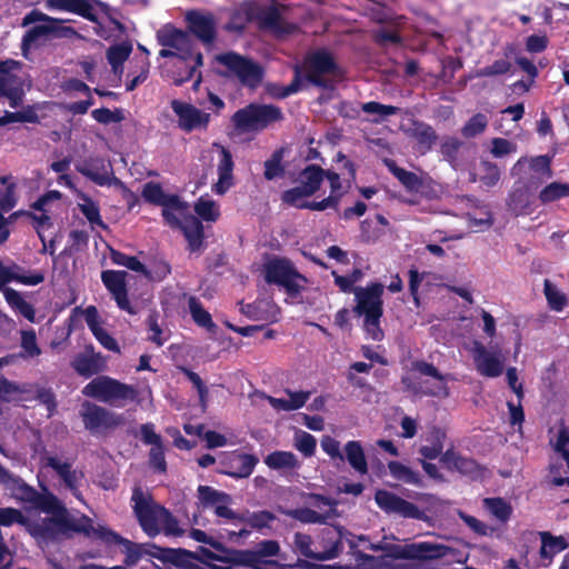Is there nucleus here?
<instances>
[{
	"label": "nucleus",
	"instance_id": "f257e3e1",
	"mask_svg": "<svg viewBox=\"0 0 569 569\" xmlns=\"http://www.w3.org/2000/svg\"><path fill=\"white\" fill-rule=\"evenodd\" d=\"M131 501L138 521L148 536L163 533L168 537H181L184 533L177 518L154 503L141 489L133 490Z\"/></svg>",
	"mask_w": 569,
	"mask_h": 569
},
{
	"label": "nucleus",
	"instance_id": "f03ea898",
	"mask_svg": "<svg viewBox=\"0 0 569 569\" xmlns=\"http://www.w3.org/2000/svg\"><path fill=\"white\" fill-rule=\"evenodd\" d=\"M159 43L163 47L160 56L163 58L176 57L179 59L184 73L174 79L177 84L190 80L198 67L202 64V54L193 50L190 37L172 26H164L157 33Z\"/></svg>",
	"mask_w": 569,
	"mask_h": 569
},
{
	"label": "nucleus",
	"instance_id": "7ed1b4c3",
	"mask_svg": "<svg viewBox=\"0 0 569 569\" xmlns=\"http://www.w3.org/2000/svg\"><path fill=\"white\" fill-rule=\"evenodd\" d=\"M327 180L329 182L330 193L320 201L309 200L311 194L299 184L286 190L281 199L284 203L298 209H309L312 211H325L328 209L338 210L342 197L347 194L350 189V183H345L338 173L330 170L327 172Z\"/></svg>",
	"mask_w": 569,
	"mask_h": 569
},
{
	"label": "nucleus",
	"instance_id": "20e7f679",
	"mask_svg": "<svg viewBox=\"0 0 569 569\" xmlns=\"http://www.w3.org/2000/svg\"><path fill=\"white\" fill-rule=\"evenodd\" d=\"M383 284L379 282L355 289L357 302L355 312L365 317V330L367 336L375 341H379L383 337V332L380 328V318L383 312Z\"/></svg>",
	"mask_w": 569,
	"mask_h": 569
},
{
	"label": "nucleus",
	"instance_id": "39448f33",
	"mask_svg": "<svg viewBox=\"0 0 569 569\" xmlns=\"http://www.w3.org/2000/svg\"><path fill=\"white\" fill-rule=\"evenodd\" d=\"M162 206V216L172 228L182 230L191 251H198L203 241L202 222L189 213V207L176 196L174 201Z\"/></svg>",
	"mask_w": 569,
	"mask_h": 569
},
{
	"label": "nucleus",
	"instance_id": "423d86ee",
	"mask_svg": "<svg viewBox=\"0 0 569 569\" xmlns=\"http://www.w3.org/2000/svg\"><path fill=\"white\" fill-rule=\"evenodd\" d=\"M82 393L100 402L123 406L126 401H134L138 390L130 385L123 383L108 376H99L87 383Z\"/></svg>",
	"mask_w": 569,
	"mask_h": 569
},
{
	"label": "nucleus",
	"instance_id": "0eeeda50",
	"mask_svg": "<svg viewBox=\"0 0 569 569\" xmlns=\"http://www.w3.org/2000/svg\"><path fill=\"white\" fill-rule=\"evenodd\" d=\"M263 278L267 283L283 289L289 296H297L306 286L307 279L293 264L283 258H271L263 263Z\"/></svg>",
	"mask_w": 569,
	"mask_h": 569
},
{
	"label": "nucleus",
	"instance_id": "6e6552de",
	"mask_svg": "<svg viewBox=\"0 0 569 569\" xmlns=\"http://www.w3.org/2000/svg\"><path fill=\"white\" fill-rule=\"evenodd\" d=\"M74 530L83 532L86 536L100 540L106 545H119L126 553L124 563L128 566L136 565L142 556V547L126 538H122L117 532L112 531L106 526L97 525L88 517H81Z\"/></svg>",
	"mask_w": 569,
	"mask_h": 569
},
{
	"label": "nucleus",
	"instance_id": "1a4fd4ad",
	"mask_svg": "<svg viewBox=\"0 0 569 569\" xmlns=\"http://www.w3.org/2000/svg\"><path fill=\"white\" fill-rule=\"evenodd\" d=\"M281 117L282 112L276 106L251 103L233 114L232 123L240 133L257 132L280 120Z\"/></svg>",
	"mask_w": 569,
	"mask_h": 569
},
{
	"label": "nucleus",
	"instance_id": "9d476101",
	"mask_svg": "<svg viewBox=\"0 0 569 569\" xmlns=\"http://www.w3.org/2000/svg\"><path fill=\"white\" fill-rule=\"evenodd\" d=\"M24 82L22 63L11 59L0 61V99H7L13 109L22 104Z\"/></svg>",
	"mask_w": 569,
	"mask_h": 569
},
{
	"label": "nucleus",
	"instance_id": "9b49d317",
	"mask_svg": "<svg viewBox=\"0 0 569 569\" xmlns=\"http://www.w3.org/2000/svg\"><path fill=\"white\" fill-rule=\"evenodd\" d=\"M511 176L527 188L537 187L552 177L551 157H521L511 168Z\"/></svg>",
	"mask_w": 569,
	"mask_h": 569
},
{
	"label": "nucleus",
	"instance_id": "f8f14e48",
	"mask_svg": "<svg viewBox=\"0 0 569 569\" xmlns=\"http://www.w3.org/2000/svg\"><path fill=\"white\" fill-rule=\"evenodd\" d=\"M476 370L483 377L496 378L502 375L506 356L498 345L485 346L475 340L470 348Z\"/></svg>",
	"mask_w": 569,
	"mask_h": 569
},
{
	"label": "nucleus",
	"instance_id": "ddd939ff",
	"mask_svg": "<svg viewBox=\"0 0 569 569\" xmlns=\"http://www.w3.org/2000/svg\"><path fill=\"white\" fill-rule=\"evenodd\" d=\"M41 22L30 28L22 38V53L28 58L29 51L41 46L50 33L54 31V23L59 22L58 19L49 17L39 10H32L22 19V26L27 27L33 23Z\"/></svg>",
	"mask_w": 569,
	"mask_h": 569
},
{
	"label": "nucleus",
	"instance_id": "4468645a",
	"mask_svg": "<svg viewBox=\"0 0 569 569\" xmlns=\"http://www.w3.org/2000/svg\"><path fill=\"white\" fill-rule=\"evenodd\" d=\"M216 59L227 68L229 76L238 78L242 84L256 88L261 82L262 69L258 63L233 52L220 54Z\"/></svg>",
	"mask_w": 569,
	"mask_h": 569
},
{
	"label": "nucleus",
	"instance_id": "2eb2a0df",
	"mask_svg": "<svg viewBox=\"0 0 569 569\" xmlns=\"http://www.w3.org/2000/svg\"><path fill=\"white\" fill-rule=\"evenodd\" d=\"M323 540L326 541L323 549L319 551L313 550L312 538L309 535L297 532L293 538V550L306 558L316 560H330L338 557L341 542L335 537L333 531L330 529L325 530Z\"/></svg>",
	"mask_w": 569,
	"mask_h": 569
},
{
	"label": "nucleus",
	"instance_id": "dca6fc26",
	"mask_svg": "<svg viewBox=\"0 0 569 569\" xmlns=\"http://www.w3.org/2000/svg\"><path fill=\"white\" fill-rule=\"evenodd\" d=\"M412 370L420 375L435 378L436 386L433 388H427L420 382H417L412 376H406L402 378V383L407 390L415 395L448 396L446 378L439 373L433 365L426 361H416L412 363Z\"/></svg>",
	"mask_w": 569,
	"mask_h": 569
},
{
	"label": "nucleus",
	"instance_id": "f3484780",
	"mask_svg": "<svg viewBox=\"0 0 569 569\" xmlns=\"http://www.w3.org/2000/svg\"><path fill=\"white\" fill-rule=\"evenodd\" d=\"M81 417L84 427L91 432L112 429L122 423V417L102 407L86 401L82 405Z\"/></svg>",
	"mask_w": 569,
	"mask_h": 569
},
{
	"label": "nucleus",
	"instance_id": "a211bd4d",
	"mask_svg": "<svg viewBox=\"0 0 569 569\" xmlns=\"http://www.w3.org/2000/svg\"><path fill=\"white\" fill-rule=\"evenodd\" d=\"M46 279L43 270L27 269L18 263L3 264L0 262V290L8 288L7 284L16 282L27 287H34Z\"/></svg>",
	"mask_w": 569,
	"mask_h": 569
},
{
	"label": "nucleus",
	"instance_id": "6ab92c4d",
	"mask_svg": "<svg viewBox=\"0 0 569 569\" xmlns=\"http://www.w3.org/2000/svg\"><path fill=\"white\" fill-rule=\"evenodd\" d=\"M171 108L178 117V127L182 131L191 132L193 130L207 129L210 121L209 113L180 100H172Z\"/></svg>",
	"mask_w": 569,
	"mask_h": 569
},
{
	"label": "nucleus",
	"instance_id": "aec40b11",
	"mask_svg": "<svg viewBox=\"0 0 569 569\" xmlns=\"http://www.w3.org/2000/svg\"><path fill=\"white\" fill-rule=\"evenodd\" d=\"M46 466L53 469L62 480L64 487L69 489L79 501L83 502L80 488L84 482V473L81 470L73 469L69 461L62 460L57 456L47 457Z\"/></svg>",
	"mask_w": 569,
	"mask_h": 569
},
{
	"label": "nucleus",
	"instance_id": "412c9836",
	"mask_svg": "<svg viewBox=\"0 0 569 569\" xmlns=\"http://www.w3.org/2000/svg\"><path fill=\"white\" fill-rule=\"evenodd\" d=\"M189 31L204 43H211L217 34V19L208 11L190 10L184 14Z\"/></svg>",
	"mask_w": 569,
	"mask_h": 569
},
{
	"label": "nucleus",
	"instance_id": "4be33fe9",
	"mask_svg": "<svg viewBox=\"0 0 569 569\" xmlns=\"http://www.w3.org/2000/svg\"><path fill=\"white\" fill-rule=\"evenodd\" d=\"M127 271L122 270H106L101 273V280L111 293L112 298L117 302V306L127 311L128 313L134 315L136 310L132 308L127 291Z\"/></svg>",
	"mask_w": 569,
	"mask_h": 569
},
{
	"label": "nucleus",
	"instance_id": "5701e85b",
	"mask_svg": "<svg viewBox=\"0 0 569 569\" xmlns=\"http://www.w3.org/2000/svg\"><path fill=\"white\" fill-rule=\"evenodd\" d=\"M336 69L337 66L332 56L326 50L312 51L306 58L308 79L317 86L327 87L322 77L327 74H335Z\"/></svg>",
	"mask_w": 569,
	"mask_h": 569
},
{
	"label": "nucleus",
	"instance_id": "b1692460",
	"mask_svg": "<svg viewBox=\"0 0 569 569\" xmlns=\"http://www.w3.org/2000/svg\"><path fill=\"white\" fill-rule=\"evenodd\" d=\"M312 505L317 507L319 511L309 508H298L283 511V513L303 523H322L329 519L336 510V502L322 496H315Z\"/></svg>",
	"mask_w": 569,
	"mask_h": 569
},
{
	"label": "nucleus",
	"instance_id": "393cba45",
	"mask_svg": "<svg viewBox=\"0 0 569 569\" xmlns=\"http://www.w3.org/2000/svg\"><path fill=\"white\" fill-rule=\"evenodd\" d=\"M212 147L218 151V180L211 189L216 194L223 196L234 184V162L231 152L227 148L219 143H213Z\"/></svg>",
	"mask_w": 569,
	"mask_h": 569
},
{
	"label": "nucleus",
	"instance_id": "a878e982",
	"mask_svg": "<svg viewBox=\"0 0 569 569\" xmlns=\"http://www.w3.org/2000/svg\"><path fill=\"white\" fill-rule=\"evenodd\" d=\"M375 500L388 513H397L412 519H420L422 517V512L418 507L387 490H378Z\"/></svg>",
	"mask_w": 569,
	"mask_h": 569
},
{
	"label": "nucleus",
	"instance_id": "bb28decb",
	"mask_svg": "<svg viewBox=\"0 0 569 569\" xmlns=\"http://www.w3.org/2000/svg\"><path fill=\"white\" fill-rule=\"evenodd\" d=\"M450 550V547L441 543L421 541L405 545L399 549L398 556L405 559L433 560L446 557Z\"/></svg>",
	"mask_w": 569,
	"mask_h": 569
},
{
	"label": "nucleus",
	"instance_id": "cd10ccee",
	"mask_svg": "<svg viewBox=\"0 0 569 569\" xmlns=\"http://www.w3.org/2000/svg\"><path fill=\"white\" fill-rule=\"evenodd\" d=\"M440 461L448 470L457 471L471 479H479L485 475V469L473 459L462 457L452 448L447 449L441 455Z\"/></svg>",
	"mask_w": 569,
	"mask_h": 569
},
{
	"label": "nucleus",
	"instance_id": "c85d7f7f",
	"mask_svg": "<svg viewBox=\"0 0 569 569\" xmlns=\"http://www.w3.org/2000/svg\"><path fill=\"white\" fill-rule=\"evenodd\" d=\"M77 170L99 186L118 182L112 176L111 164L102 158H89L79 163Z\"/></svg>",
	"mask_w": 569,
	"mask_h": 569
},
{
	"label": "nucleus",
	"instance_id": "c756f323",
	"mask_svg": "<svg viewBox=\"0 0 569 569\" xmlns=\"http://www.w3.org/2000/svg\"><path fill=\"white\" fill-rule=\"evenodd\" d=\"M61 199V193L59 191L52 190L43 194L33 203V209L39 211V213H34L32 216L33 221L36 223V228L38 234L43 242V247L46 248L43 231L51 227V217L49 214L50 206L52 202H57Z\"/></svg>",
	"mask_w": 569,
	"mask_h": 569
},
{
	"label": "nucleus",
	"instance_id": "7c9ffc66",
	"mask_svg": "<svg viewBox=\"0 0 569 569\" xmlns=\"http://www.w3.org/2000/svg\"><path fill=\"white\" fill-rule=\"evenodd\" d=\"M84 320L99 343L107 350L119 353L120 348L117 340L102 327L96 307L89 306L83 311Z\"/></svg>",
	"mask_w": 569,
	"mask_h": 569
},
{
	"label": "nucleus",
	"instance_id": "2f4dec72",
	"mask_svg": "<svg viewBox=\"0 0 569 569\" xmlns=\"http://www.w3.org/2000/svg\"><path fill=\"white\" fill-rule=\"evenodd\" d=\"M74 371L86 378H89L106 367V361L101 353L94 352L93 348H88L84 352L77 355L71 361Z\"/></svg>",
	"mask_w": 569,
	"mask_h": 569
},
{
	"label": "nucleus",
	"instance_id": "473e14b6",
	"mask_svg": "<svg viewBox=\"0 0 569 569\" xmlns=\"http://www.w3.org/2000/svg\"><path fill=\"white\" fill-rule=\"evenodd\" d=\"M401 130L417 141L419 152L426 153L437 140V134L431 126L418 120H411L410 124H401Z\"/></svg>",
	"mask_w": 569,
	"mask_h": 569
},
{
	"label": "nucleus",
	"instance_id": "72a5a7b5",
	"mask_svg": "<svg viewBox=\"0 0 569 569\" xmlns=\"http://www.w3.org/2000/svg\"><path fill=\"white\" fill-rule=\"evenodd\" d=\"M541 539L540 558L543 566H549L553 558L569 547V541L562 536H553L548 531L539 532Z\"/></svg>",
	"mask_w": 569,
	"mask_h": 569
},
{
	"label": "nucleus",
	"instance_id": "f704fd0d",
	"mask_svg": "<svg viewBox=\"0 0 569 569\" xmlns=\"http://www.w3.org/2000/svg\"><path fill=\"white\" fill-rule=\"evenodd\" d=\"M386 166L390 170V172L403 184V187L410 191L420 193L423 191V188L429 184L431 181L428 177H419L418 174L407 171L398 167L395 161L386 160Z\"/></svg>",
	"mask_w": 569,
	"mask_h": 569
},
{
	"label": "nucleus",
	"instance_id": "c9c22d12",
	"mask_svg": "<svg viewBox=\"0 0 569 569\" xmlns=\"http://www.w3.org/2000/svg\"><path fill=\"white\" fill-rule=\"evenodd\" d=\"M259 20L261 26L277 36L290 33L295 30L293 24L286 23L277 7H269L261 10Z\"/></svg>",
	"mask_w": 569,
	"mask_h": 569
},
{
	"label": "nucleus",
	"instance_id": "e433bc0d",
	"mask_svg": "<svg viewBox=\"0 0 569 569\" xmlns=\"http://www.w3.org/2000/svg\"><path fill=\"white\" fill-rule=\"evenodd\" d=\"M446 437L443 429L432 427L423 438L426 443L420 447V455L430 460L438 458L442 453Z\"/></svg>",
	"mask_w": 569,
	"mask_h": 569
},
{
	"label": "nucleus",
	"instance_id": "4c0bfd02",
	"mask_svg": "<svg viewBox=\"0 0 569 569\" xmlns=\"http://www.w3.org/2000/svg\"><path fill=\"white\" fill-rule=\"evenodd\" d=\"M188 308L193 322L207 330L210 335H216L218 326L213 322L211 315L203 307L202 302L194 296L188 298Z\"/></svg>",
	"mask_w": 569,
	"mask_h": 569
},
{
	"label": "nucleus",
	"instance_id": "58836bf2",
	"mask_svg": "<svg viewBox=\"0 0 569 569\" xmlns=\"http://www.w3.org/2000/svg\"><path fill=\"white\" fill-rule=\"evenodd\" d=\"M2 293L9 307L17 313L23 316L28 321H36V310L33 306L28 302L23 295L12 288H3Z\"/></svg>",
	"mask_w": 569,
	"mask_h": 569
},
{
	"label": "nucleus",
	"instance_id": "ea45409f",
	"mask_svg": "<svg viewBox=\"0 0 569 569\" xmlns=\"http://www.w3.org/2000/svg\"><path fill=\"white\" fill-rule=\"evenodd\" d=\"M343 460L346 459L350 467L359 475L368 472V462L363 447L360 441L351 440L345 445Z\"/></svg>",
	"mask_w": 569,
	"mask_h": 569
},
{
	"label": "nucleus",
	"instance_id": "a19ab883",
	"mask_svg": "<svg viewBox=\"0 0 569 569\" xmlns=\"http://www.w3.org/2000/svg\"><path fill=\"white\" fill-rule=\"evenodd\" d=\"M199 506L203 509H212L213 512L222 503H232L231 497L209 486L198 487Z\"/></svg>",
	"mask_w": 569,
	"mask_h": 569
},
{
	"label": "nucleus",
	"instance_id": "79ce46f5",
	"mask_svg": "<svg viewBox=\"0 0 569 569\" xmlns=\"http://www.w3.org/2000/svg\"><path fill=\"white\" fill-rule=\"evenodd\" d=\"M77 199L79 210L90 223L91 229H94L97 227L106 229L107 224L103 222L101 218L100 208L98 203L83 192H78Z\"/></svg>",
	"mask_w": 569,
	"mask_h": 569
},
{
	"label": "nucleus",
	"instance_id": "37998d69",
	"mask_svg": "<svg viewBox=\"0 0 569 569\" xmlns=\"http://www.w3.org/2000/svg\"><path fill=\"white\" fill-rule=\"evenodd\" d=\"M327 172L320 167L310 164L299 173V186L312 196L320 189L323 179H327Z\"/></svg>",
	"mask_w": 569,
	"mask_h": 569
},
{
	"label": "nucleus",
	"instance_id": "c03bdc74",
	"mask_svg": "<svg viewBox=\"0 0 569 569\" xmlns=\"http://www.w3.org/2000/svg\"><path fill=\"white\" fill-rule=\"evenodd\" d=\"M257 462L258 459L252 455H233L231 457V470L227 471V473L234 478L249 477L252 473Z\"/></svg>",
	"mask_w": 569,
	"mask_h": 569
},
{
	"label": "nucleus",
	"instance_id": "a18cd8bd",
	"mask_svg": "<svg viewBox=\"0 0 569 569\" xmlns=\"http://www.w3.org/2000/svg\"><path fill=\"white\" fill-rule=\"evenodd\" d=\"M49 10L66 11L89 18L90 6L84 0H46Z\"/></svg>",
	"mask_w": 569,
	"mask_h": 569
},
{
	"label": "nucleus",
	"instance_id": "49530a36",
	"mask_svg": "<svg viewBox=\"0 0 569 569\" xmlns=\"http://www.w3.org/2000/svg\"><path fill=\"white\" fill-rule=\"evenodd\" d=\"M141 196L144 201L162 207L174 201L177 194L166 193L159 183L150 181L143 186Z\"/></svg>",
	"mask_w": 569,
	"mask_h": 569
},
{
	"label": "nucleus",
	"instance_id": "de8ad7c7",
	"mask_svg": "<svg viewBox=\"0 0 569 569\" xmlns=\"http://www.w3.org/2000/svg\"><path fill=\"white\" fill-rule=\"evenodd\" d=\"M276 520V516L267 510L246 512L241 515V523L250 526L252 529L263 531L270 529Z\"/></svg>",
	"mask_w": 569,
	"mask_h": 569
},
{
	"label": "nucleus",
	"instance_id": "09e8293b",
	"mask_svg": "<svg viewBox=\"0 0 569 569\" xmlns=\"http://www.w3.org/2000/svg\"><path fill=\"white\" fill-rule=\"evenodd\" d=\"M388 469H389L391 476L397 480L403 481L409 485H415L418 487L423 486L422 478L419 475V472L402 465L401 462L390 461L388 463Z\"/></svg>",
	"mask_w": 569,
	"mask_h": 569
},
{
	"label": "nucleus",
	"instance_id": "8fccbe9b",
	"mask_svg": "<svg viewBox=\"0 0 569 569\" xmlns=\"http://www.w3.org/2000/svg\"><path fill=\"white\" fill-rule=\"evenodd\" d=\"M194 212L201 220L207 222H214L220 217L219 204L208 194L201 196L194 203Z\"/></svg>",
	"mask_w": 569,
	"mask_h": 569
},
{
	"label": "nucleus",
	"instance_id": "3c124183",
	"mask_svg": "<svg viewBox=\"0 0 569 569\" xmlns=\"http://www.w3.org/2000/svg\"><path fill=\"white\" fill-rule=\"evenodd\" d=\"M7 489L16 499L29 502L36 497V490L28 486L22 479L8 476L4 480Z\"/></svg>",
	"mask_w": 569,
	"mask_h": 569
},
{
	"label": "nucleus",
	"instance_id": "603ef678",
	"mask_svg": "<svg viewBox=\"0 0 569 569\" xmlns=\"http://www.w3.org/2000/svg\"><path fill=\"white\" fill-rule=\"evenodd\" d=\"M266 465L271 469H296L299 462L296 456L289 451H274L264 459Z\"/></svg>",
	"mask_w": 569,
	"mask_h": 569
},
{
	"label": "nucleus",
	"instance_id": "864d4df0",
	"mask_svg": "<svg viewBox=\"0 0 569 569\" xmlns=\"http://www.w3.org/2000/svg\"><path fill=\"white\" fill-rule=\"evenodd\" d=\"M248 308H252L253 311H248L253 319L274 322L279 317V309L274 303L267 300L256 301L253 306H248Z\"/></svg>",
	"mask_w": 569,
	"mask_h": 569
},
{
	"label": "nucleus",
	"instance_id": "5fc2aeb1",
	"mask_svg": "<svg viewBox=\"0 0 569 569\" xmlns=\"http://www.w3.org/2000/svg\"><path fill=\"white\" fill-rule=\"evenodd\" d=\"M130 53L131 48L127 44H116L109 48L107 59L116 74L122 73V66Z\"/></svg>",
	"mask_w": 569,
	"mask_h": 569
},
{
	"label": "nucleus",
	"instance_id": "6e6d98bb",
	"mask_svg": "<svg viewBox=\"0 0 569 569\" xmlns=\"http://www.w3.org/2000/svg\"><path fill=\"white\" fill-rule=\"evenodd\" d=\"M20 346L22 349L21 357L36 358L41 355V349L37 342V335L33 329L20 331Z\"/></svg>",
	"mask_w": 569,
	"mask_h": 569
},
{
	"label": "nucleus",
	"instance_id": "4d7b16f0",
	"mask_svg": "<svg viewBox=\"0 0 569 569\" xmlns=\"http://www.w3.org/2000/svg\"><path fill=\"white\" fill-rule=\"evenodd\" d=\"M483 505L501 522L508 521L512 513L511 506L501 498H487L483 500Z\"/></svg>",
	"mask_w": 569,
	"mask_h": 569
},
{
	"label": "nucleus",
	"instance_id": "13d9d810",
	"mask_svg": "<svg viewBox=\"0 0 569 569\" xmlns=\"http://www.w3.org/2000/svg\"><path fill=\"white\" fill-rule=\"evenodd\" d=\"M569 196V184L561 182H551L539 193V200L542 203L553 202Z\"/></svg>",
	"mask_w": 569,
	"mask_h": 569
},
{
	"label": "nucleus",
	"instance_id": "bf43d9fd",
	"mask_svg": "<svg viewBox=\"0 0 569 569\" xmlns=\"http://www.w3.org/2000/svg\"><path fill=\"white\" fill-rule=\"evenodd\" d=\"M232 551L233 550H227L224 548L223 552L227 553V557L220 558L217 557L212 551H210L207 548L199 549V552L201 553V557L204 560H212L219 562L210 565V569H239V566H241V563H236L232 561Z\"/></svg>",
	"mask_w": 569,
	"mask_h": 569
},
{
	"label": "nucleus",
	"instance_id": "052dcab7",
	"mask_svg": "<svg viewBox=\"0 0 569 569\" xmlns=\"http://www.w3.org/2000/svg\"><path fill=\"white\" fill-rule=\"evenodd\" d=\"M30 503L46 513H59L62 510L61 502L53 495H41L36 491V497Z\"/></svg>",
	"mask_w": 569,
	"mask_h": 569
},
{
	"label": "nucleus",
	"instance_id": "680f3d73",
	"mask_svg": "<svg viewBox=\"0 0 569 569\" xmlns=\"http://www.w3.org/2000/svg\"><path fill=\"white\" fill-rule=\"evenodd\" d=\"M545 296L549 307L557 312L567 306L566 296L549 280H545Z\"/></svg>",
	"mask_w": 569,
	"mask_h": 569
},
{
	"label": "nucleus",
	"instance_id": "e2e57ef3",
	"mask_svg": "<svg viewBox=\"0 0 569 569\" xmlns=\"http://www.w3.org/2000/svg\"><path fill=\"white\" fill-rule=\"evenodd\" d=\"M293 446L305 457H311L316 451L317 440L312 435L298 430L295 432Z\"/></svg>",
	"mask_w": 569,
	"mask_h": 569
},
{
	"label": "nucleus",
	"instance_id": "0e129e2a",
	"mask_svg": "<svg viewBox=\"0 0 569 569\" xmlns=\"http://www.w3.org/2000/svg\"><path fill=\"white\" fill-rule=\"evenodd\" d=\"M361 109L363 112L368 114L376 116L373 118L375 122H379L386 119L387 117L393 116L399 112L398 107L387 106L375 101L363 103Z\"/></svg>",
	"mask_w": 569,
	"mask_h": 569
},
{
	"label": "nucleus",
	"instance_id": "69168bd1",
	"mask_svg": "<svg viewBox=\"0 0 569 569\" xmlns=\"http://www.w3.org/2000/svg\"><path fill=\"white\" fill-rule=\"evenodd\" d=\"M512 69V64L508 59H499L496 60L492 64L478 69L475 71L473 77L482 78V77H492V76H501L510 72Z\"/></svg>",
	"mask_w": 569,
	"mask_h": 569
},
{
	"label": "nucleus",
	"instance_id": "338daca9",
	"mask_svg": "<svg viewBox=\"0 0 569 569\" xmlns=\"http://www.w3.org/2000/svg\"><path fill=\"white\" fill-rule=\"evenodd\" d=\"M18 202L17 186L9 183L8 187L0 189V212H9Z\"/></svg>",
	"mask_w": 569,
	"mask_h": 569
},
{
	"label": "nucleus",
	"instance_id": "774afa93",
	"mask_svg": "<svg viewBox=\"0 0 569 569\" xmlns=\"http://www.w3.org/2000/svg\"><path fill=\"white\" fill-rule=\"evenodd\" d=\"M488 119L486 116L478 113L475 114L462 128V134L466 138H472L480 134L487 127Z\"/></svg>",
	"mask_w": 569,
	"mask_h": 569
}]
</instances>
